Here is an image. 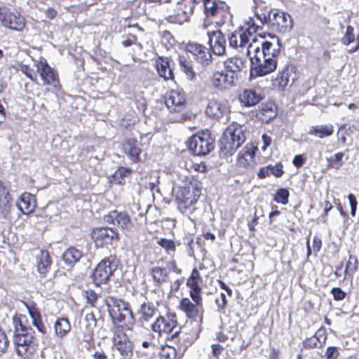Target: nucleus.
<instances>
[{"instance_id":"393cba45","label":"nucleus","mask_w":359,"mask_h":359,"mask_svg":"<svg viewBox=\"0 0 359 359\" xmlns=\"http://www.w3.org/2000/svg\"><path fill=\"white\" fill-rule=\"evenodd\" d=\"M327 334L324 327H320L313 335L302 341V351L322 348L326 344Z\"/></svg>"},{"instance_id":"2eb2a0df","label":"nucleus","mask_w":359,"mask_h":359,"mask_svg":"<svg viewBox=\"0 0 359 359\" xmlns=\"http://www.w3.org/2000/svg\"><path fill=\"white\" fill-rule=\"evenodd\" d=\"M168 269L163 266H156L149 270V275L151 277L155 286L161 287L164 284L170 283V271L177 275H181L182 269L180 268L175 260H171L168 263Z\"/></svg>"},{"instance_id":"412c9836","label":"nucleus","mask_w":359,"mask_h":359,"mask_svg":"<svg viewBox=\"0 0 359 359\" xmlns=\"http://www.w3.org/2000/svg\"><path fill=\"white\" fill-rule=\"evenodd\" d=\"M37 72L40 74L41 79L45 84L49 85L54 88H60L57 74L48 65L46 60H40L36 63Z\"/></svg>"},{"instance_id":"a19ab883","label":"nucleus","mask_w":359,"mask_h":359,"mask_svg":"<svg viewBox=\"0 0 359 359\" xmlns=\"http://www.w3.org/2000/svg\"><path fill=\"white\" fill-rule=\"evenodd\" d=\"M82 256L81 250L75 247H69L63 253L62 259L68 266L72 267L81 259Z\"/></svg>"},{"instance_id":"79ce46f5","label":"nucleus","mask_w":359,"mask_h":359,"mask_svg":"<svg viewBox=\"0 0 359 359\" xmlns=\"http://www.w3.org/2000/svg\"><path fill=\"white\" fill-rule=\"evenodd\" d=\"M132 172L133 170L130 168L119 166L111 175L110 182L117 185H124L126 183L125 178L130 175Z\"/></svg>"},{"instance_id":"f03ea898","label":"nucleus","mask_w":359,"mask_h":359,"mask_svg":"<svg viewBox=\"0 0 359 359\" xmlns=\"http://www.w3.org/2000/svg\"><path fill=\"white\" fill-rule=\"evenodd\" d=\"M108 311L116 330L133 331L136 323L135 313L128 302L108 297Z\"/></svg>"},{"instance_id":"8fccbe9b","label":"nucleus","mask_w":359,"mask_h":359,"mask_svg":"<svg viewBox=\"0 0 359 359\" xmlns=\"http://www.w3.org/2000/svg\"><path fill=\"white\" fill-rule=\"evenodd\" d=\"M179 62L182 71L186 74L187 79L191 81L194 80L196 73L193 69L191 61L183 56H180Z\"/></svg>"},{"instance_id":"b1692460","label":"nucleus","mask_w":359,"mask_h":359,"mask_svg":"<svg viewBox=\"0 0 359 359\" xmlns=\"http://www.w3.org/2000/svg\"><path fill=\"white\" fill-rule=\"evenodd\" d=\"M22 303L28 311L33 326L35 327L38 332L41 333L43 335L46 334L48 330L43 322L41 311L39 308L37 306L36 303L34 301H23Z\"/></svg>"},{"instance_id":"a211bd4d","label":"nucleus","mask_w":359,"mask_h":359,"mask_svg":"<svg viewBox=\"0 0 359 359\" xmlns=\"http://www.w3.org/2000/svg\"><path fill=\"white\" fill-rule=\"evenodd\" d=\"M104 220L108 224L117 226L122 231H131L135 226L131 217L126 211L111 210L104 216Z\"/></svg>"},{"instance_id":"338daca9","label":"nucleus","mask_w":359,"mask_h":359,"mask_svg":"<svg viewBox=\"0 0 359 359\" xmlns=\"http://www.w3.org/2000/svg\"><path fill=\"white\" fill-rule=\"evenodd\" d=\"M306 161V157L304 154H298L294 157L292 163L296 168H299L303 166Z\"/></svg>"},{"instance_id":"a878e982","label":"nucleus","mask_w":359,"mask_h":359,"mask_svg":"<svg viewBox=\"0 0 359 359\" xmlns=\"http://www.w3.org/2000/svg\"><path fill=\"white\" fill-rule=\"evenodd\" d=\"M257 149L252 145H246L239 153L236 165L244 170H251L255 165V151Z\"/></svg>"},{"instance_id":"f257e3e1","label":"nucleus","mask_w":359,"mask_h":359,"mask_svg":"<svg viewBox=\"0 0 359 359\" xmlns=\"http://www.w3.org/2000/svg\"><path fill=\"white\" fill-rule=\"evenodd\" d=\"M26 316L15 313L12 318L13 326V341L14 349L18 356L23 359H33L39 349V342L35 331L26 325Z\"/></svg>"},{"instance_id":"bb28decb","label":"nucleus","mask_w":359,"mask_h":359,"mask_svg":"<svg viewBox=\"0 0 359 359\" xmlns=\"http://www.w3.org/2000/svg\"><path fill=\"white\" fill-rule=\"evenodd\" d=\"M187 50L202 66L206 67L211 62L212 55L208 48L203 45L194 43H189Z\"/></svg>"},{"instance_id":"680f3d73","label":"nucleus","mask_w":359,"mask_h":359,"mask_svg":"<svg viewBox=\"0 0 359 359\" xmlns=\"http://www.w3.org/2000/svg\"><path fill=\"white\" fill-rule=\"evenodd\" d=\"M355 36L353 34V28L351 26H348L344 36L341 41L345 45H349L354 41Z\"/></svg>"},{"instance_id":"c85d7f7f","label":"nucleus","mask_w":359,"mask_h":359,"mask_svg":"<svg viewBox=\"0 0 359 359\" xmlns=\"http://www.w3.org/2000/svg\"><path fill=\"white\" fill-rule=\"evenodd\" d=\"M210 83L213 88L227 90L235 86V78L232 73L216 72L212 74Z\"/></svg>"},{"instance_id":"7c9ffc66","label":"nucleus","mask_w":359,"mask_h":359,"mask_svg":"<svg viewBox=\"0 0 359 359\" xmlns=\"http://www.w3.org/2000/svg\"><path fill=\"white\" fill-rule=\"evenodd\" d=\"M52 264V258L47 250H41L39 253L36 255V271L41 278L46 277L50 271Z\"/></svg>"},{"instance_id":"6ab92c4d","label":"nucleus","mask_w":359,"mask_h":359,"mask_svg":"<svg viewBox=\"0 0 359 359\" xmlns=\"http://www.w3.org/2000/svg\"><path fill=\"white\" fill-rule=\"evenodd\" d=\"M201 1L203 2L206 16L213 18L215 23L222 22L227 17V8L224 3L215 0H201Z\"/></svg>"},{"instance_id":"e433bc0d","label":"nucleus","mask_w":359,"mask_h":359,"mask_svg":"<svg viewBox=\"0 0 359 359\" xmlns=\"http://www.w3.org/2000/svg\"><path fill=\"white\" fill-rule=\"evenodd\" d=\"M294 80L295 79L292 76V74L288 70H286L279 74L273 81V87L278 90L290 88L292 86Z\"/></svg>"},{"instance_id":"1a4fd4ad","label":"nucleus","mask_w":359,"mask_h":359,"mask_svg":"<svg viewBox=\"0 0 359 359\" xmlns=\"http://www.w3.org/2000/svg\"><path fill=\"white\" fill-rule=\"evenodd\" d=\"M259 27L260 25L256 24L253 18H249L245 27H242L231 34L229 38V45L233 48L248 46L253 38L258 36L259 34L255 33Z\"/></svg>"},{"instance_id":"774afa93","label":"nucleus","mask_w":359,"mask_h":359,"mask_svg":"<svg viewBox=\"0 0 359 359\" xmlns=\"http://www.w3.org/2000/svg\"><path fill=\"white\" fill-rule=\"evenodd\" d=\"M322 240L320 237L318 236H315L313 238V250L315 254V255H317L318 252L322 248Z\"/></svg>"},{"instance_id":"052dcab7","label":"nucleus","mask_w":359,"mask_h":359,"mask_svg":"<svg viewBox=\"0 0 359 359\" xmlns=\"http://www.w3.org/2000/svg\"><path fill=\"white\" fill-rule=\"evenodd\" d=\"M330 293L332 294L334 300L335 301H342L346 297V292H344L341 288L338 287H333Z\"/></svg>"},{"instance_id":"ddd939ff","label":"nucleus","mask_w":359,"mask_h":359,"mask_svg":"<svg viewBox=\"0 0 359 359\" xmlns=\"http://www.w3.org/2000/svg\"><path fill=\"white\" fill-rule=\"evenodd\" d=\"M91 238L97 248L116 245L120 240L117 230L111 227L94 228L91 233Z\"/></svg>"},{"instance_id":"6e6d98bb","label":"nucleus","mask_w":359,"mask_h":359,"mask_svg":"<svg viewBox=\"0 0 359 359\" xmlns=\"http://www.w3.org/2000/svg\"><path fill=\"white\" fill-rule=\"evenodd\" d=\"M83 297L86 299V304H89L91 307L96 306L99 296L95 290L88 289L83 291Z\"/></svg>"},{"instance_id":"e2e57ef3","label":"nucleus","mask_w":359,"mask_h":359,"mask_svg":"<svg viewBox=\"0 0 359 359\" xmlns=\"http://www.w3.org/2000/svg\"><path fill=\"white\" fill-rule=\"evenodd\" d=\"M217 309L220 312H224V310L227 306V299L226 298L225 294L222 292L220 294V299H217L215 300Z\"/></svg>"},{"instance_id":"20e7f679","label":"nucleus","mask_w":359,"mask_h":359,"mask_svg":"<svg viewBox=\"0 0 359 359\" xmlns=\"http://www.w3.org/2000/svg\"><path fill=\"white\" fill-rule=\"evenodd\" d=\"M255 14L261 25L269 24L279 32L285 33L292 27V19L290 15L278 9L268 10L265 8L264 11L261 10L259 12V7H257Z\"/></svg>"},{"instance_id":"4468645a","label":"nucleus","mask_w":359,"mask_h":359,"mask_svg":"<svg viewBox=\"0 0 359 359\" xmlns=\"http://www.w3.org/2000/svg\"><path fill=\"white\" fill-rule=\"evenodd\" d=\"M0 22L6 28L21 32L25 27V18L15 9L0 7Z\"/></svg>"},{"instance_id":"cd10ccee","label":"nucleus","mask_w":359,"mask_h":359,"mask_svg":"<svg viewBox=\"0 0 359 359\" xmlns=\"http://www.w3.org/2000/svg\"><path fill=\"white\" fill-rule=\"evenodd\" d=\"M123 152L128 156L133 163H137L141 161L142 149L137 138H126L122 144Z\"/></svg>"},{"instance_id":"0e129e2a","label":"nucleus","mask_w":359,"mask_h":359,"mask_svg":"<svg viewBox=\"0 0 359 359\" xmlns=\"http://www.w3.org/2000/svg\"><path fill=\"white\" fill-rule=\"evenodd\" d=\"M348 199L349 201L350 206H351V215L353 217H354L356 215L358 201L356 197L353 194H349L348 195Z\"/></svg>"},{"instance_id":"69168bd1","label":"nucleus","mask_w":359,"mask_h":359,"mask_svg":"<svg viewBox=\"0 0 359 359\" xmlns=\"http://www.w3.org/2000/svg\"><path fill=\"white\" fill-rule=\"evenodd\" d=\"M211 349L213 358L219 359L224 348L219 344H213L211 345Z\"/></svg>"},{"instance_id":"603ef678","label":"nucleus","mask_w":359,"mask_h":359,"mask_svg":"<svg viewBox=\"0 0 359 359\" xmlns=\"http://www.w3.org/2000/svg\"><path fill=\"white\" fill-rule=\"evenodd\" d=\"M344 154L341 151L334 154L333 156L327 158V168L339 170L343 165V158Z\"/></svg>"},{"instance_id":"37998d69","label":"nucleus","mask_w":359,"mask_h":359,"mask_svg":"<svg viewBox=\"0 0 359 359\" xmlns=\"http://www.w3.org/2000/svg\"><path fill=\"white\" fill-rule=\"evenodd\" d=\"M233 262L239 264L240 271H245L250 273L254 269V262L252 261V256L250 255H238L236 257L233 259Z\"/></svg>"},{"instance_id":"de8ad7c7","label":"nucleus","mask_w":359,"mask_h":359,"mask_svg":"<svg viewBox=\"0 0 359 359\" xmlns=\"http://www.w3.org/2000/svg\"><path fill=\"white\" fill-rule=\"evenodd\" d=\"M334 133L332 125H319L311 128L309 134L315 135L319 138H324L330 136Z\"/></svg>"},{"instance_id":"9b49d317","label":"nucleus","mask_w":359,"mask_h":359,"mask_svg":"<svg viewBox=\"0 0 359 359\" xmlns=\"http://www.w3.org/2000/svg\"><path fill=\"white\" fill-rule=\"evenodd\" d=\"M214 148L215 140L208 130L193 135L189 142V149L196 156H205Z\"/></svg>"},{"instance_id":"0eeeda50","label":"nucleus","mask_w":359,"mask_h":359,"mask_svg":"<svg viewBox=\"0 0 359 359\" xmlns=\"http://www.w3.org/2000/svg\"><path fill=\"white\" fill-rule=\"evenodd\" d=\"M118 260L116 255H110L102 259L93 269L91 278L96 286L108 283L114 276Z\"/></svg>"},{"instance_id":"13d9d810","label":"nucleus","mask_w":359,"mask_h":359,"mask_svg":"<svg viewBox=\"0 0 359 359\" xmlns=\"http://www.w3.org/2000/svg\"><path fill=\"white\" fill-rule=\"evenodd\" d=\"M10 341L6 332L0 328V355L4 354L8 349Z\"/></svg>"},{"instance_id":"f704fd0d","label":"nucleus","mask_w":359,"mask_h":359,"mask_svg":"<svg viewBox=\"0 0 359 359\" xmlns=\"http://www.w3.org/2000/svg\"><path fill=\"white\" fill-rule=\"evenodd\" d=\"M156 68L159 76L165 80H172L174 74L171 67V60L168 57H158L156 61Z\"/></svg>"},{"instance_id":"4be33fe9","label":"nucleus","mask_w":359,"mask_h":359,"mask_svg":"<svg viewBox=\"0 0 359 359\" xmlns=\"http://www.w3.org/2000/svg\"><path fill=\"white\" fill-rule=\"evenodd\" d=\"M84 320L85 325L81 327V339L88 345L87 350L89 351L95 344L94 328L97 325V320L94 313L91 312L86 314Z\"/></svg>"},{"instance_id":"bf43d9fd","label":"nucleus","mask_w":359,"mask_h":359,"mask_svg":"<svg viewBox=\"0 0 359 359\" xmlns=\"http://www.w3.org/2000/svg\"><path fill=\"white\" fill-rule=\"evenodd\" d=\"M339 349L337 346H328L325 351V359H338L340 355Z\"/></svg>"},{"instance_id":"a18cd8bd","label":"nucleus","mask_w":359,"mask_h":359,"mask_svg":"<svg viewBox=\"0 0 359 359\" xmlns=\"http://www.w3.org/2000/svg\"><path fill=\"white\" fill-rule=\"evenodd\" d=\"M245 66L246 61L238 56L229 57L224 62V67L232 73L241 71Z\"/></svg>"},{"instance_id":"c9c22d12","label":"nucleus","mask_w":359,"mask_h":359,"mask_svg":"<svg viewBox=\"0 0 359 359\" xmlns=\"http://www.w3.org/2000/svg\"><path fill=\"white\" fill-rule=\"evenodd\" d=\"M54 334L58 339L67 337L72 330V325L68 318L58 317L53 324Z\"/></svg>"},{"instance_id":"423d86ee","label":"nucleus","mask_w":359,"mask_h":359,"mask_svg":"<svg viewBox=\"0 0 359 359\" xmlns=\"http://www.w3.org/2000/svg\"><path fill=\"white\" fill-rule=\"evenodd\" d=\"M190 298L182 297L178 305V309L184 313L188 322L203 323L205 309L202 295L189 294Z\"/></svg>"},{"instance_id":"c756f323","label":"nucleus","mask_w":359,"mask_h":359,"mask_svg":"<svg viewBox=\"0 0 359 359\" xmlns=\"http://www.w3.org/2000/svg\"><path fill=\"white\" fill-rule=\"evenodd\" d=\"M208 36L214 53L218 55H223L226 50V40L220 30H208Z\"/></svg>"},{"instance_id":"09e8293b","label":"nucleus","mask_w":359,"mask_h":359,"mask_svg":"<svg viewBox=\"0 0 359 359\" xmlns=\"http://www.w3.org/2000/svg\"><path fill=\"white\" fill-rule=\"evenodd\" d=\"M224 108V104L217 100H212L207 106L206 113L209 116L212 118H219L223 115Z\"/></svg>"},{"instance_id":"ea45409f","label":"nucleus","mask_w":359,"mask_h":359,"mask_svg":"<svg viewBox=\"0 0 359 359\" xmlns=\"http://www.w3.org/2000/svg\"><path fill=\"white\" fill-rule=\"evenodd\" d=\"M224 133L230 136L229 137H231L232 140H234L237 145H242L245 140V133L243 126L241 125L232 124L226 128Z\"/></svg>"},{"instance_id":"4d7b16f0","label":"nucleus","mask_w":359,"mask_h":359,"mask_svg":"<svg viewBox=\"0 0 359 359\" xmlns=\"http://www.w3.org/2000/svg\"><path fill=\"white\" fill-rule=\"evenodd\" d=\"M270 174L273 175L275 177H281L284 174L283 165L281 162L276 163L274 165L270 164L268 165Z\"/></svg>"},{"instance_id":"3c124183","label":"nucleus","mask_w":359,"mask_h":359,"mask_svg":"<svg viewBox=\"0 0 359 359\" xmlns=\"http://www.w3.org/2000/svg\"><path fill=\"white\" fill-rule=\"evenodd\" d=\"M13 201L12 195L6 183L0 180V207L9 206Z\"/></svg>"},{"instance_id":"864d4df0","label":"nucleus","mask_w":359,"mask_h":359,"mask_svg":"<svg viewBox=\"0 0 359 359\" xmlns=\"http://www.w3.org/2000/svg\"><path fill=\"white\" fill-rule=\"evenodd\" d=\"M157 244L163 248L168 255H175L176 252V244L173 240L161 238L158 239Z\"/></svg>"},{"instance_id":"f3484780","label":"nucleus","mask_w":359,"mask_h":359,"mask_svg":"<svg viewBox=\"0 0 359 359\" xmlns=\"http://www.w3.org/2000/svg\"><path fill=\"white\" fill-rule=\"evenodd\" d=\"M251 64V74L262 76L273 72L277 67V59H269L256 54H247Z\"/></svg>"},{"instance_id":"f8f14e48","label":"nucleus","mask_w":359,"mask_h":359,"mask_svg":"<svg viewBox=\"0 0 359 359\" xmlns=\"http://www.w3.org/2000/svg\"><path fill=\"white\" fill-rule=\"evenodd\" d=\"M200 195L201 189L194 185H191V187H180L175 198L179 210L184 213L197 203Z\"/></svg>"},{"instance_id":"49530a36","label":"nucleus","mask_w":359,"mask_h":359,"mask_svg":"<svg viewBox=\"0 0 359 359\" xmlns=\"http://www.w3.org/2000/svg\"><path fill=\"white\" fill-rule=\"evenodd\" d=\"M358 259L354 255L350 254L346 264L344 280L353 278L355 273L358 269Z\"/></svg>"},{"instance_id":"7ed1b4c3","label":"nucleus","mask_w":359,"mask_h":359,"mask_svg":"<svg viewBox=\"0 0 359 359\" xmlns=\"http://www.w3.org/2000/svg\"><path fill=\"white\" fill-rule=\"evenodd\" d=\"M202 324L187 320L182 327L168 337V341L173 342L180 351L184 353L198 339L202 331Z\"/></svg>"},{"instance_id":"c03bdc74","label":"nucleus","mask_w":359,"mask_h":359,"mask_svg":"<svg viewBox=\"0 0 359 359\" xmlns=\"http://www.w3.org/2000/svg\"><path fill=\"white\" fill-rule=\"evenodd\" d=\"M229 137L224 133L219 141V147L225 154L232 155L241 145H237L236 142Z\"/></svg>"},{"instance_id":"5701e85b","label":"nucleus","mask_w":359,"mask_h":359,"mask_svg":"<svg viewBox=\"0 0 359 359\" xmlns=\"http://www.w3.org/2000/svg\"><path fill=\"white\" fill-rule=\"evenodd\" d=\"M278 108L274 102L262 103L256 110L255 117L262 123H269L278 115Z\"/></svg>"},{"instance_id":"6e6552de","label":"nucleus","mask_w":359,"mask_h":359,"mask_svg":"<svg viewBox=\"0 0 359 359\" xmlns=\"http://www.w3.org/2000/svg\"><path fill=\"white\" fill-rule=\"evenodd\" d=\"M273 41H266L260 34L250 43L247 48V54L258 53L259 56H264L269 59H276L280 52V45L278 39L272 37Z\"/></svg>"},{"instance_id":"4c0bfd02","label":"nucleus","mask_w":359,"mask_h":359,"mask_svg":"<svg viewBox=\"0 0 359 359\" xmlns=\"http://www.w3.org/2000/svg\"><path fill=\"white\" fill-rule=\"evenodd\" d=\"M263 96L257 91H241L238 94V100L243 107H252L258 104Z\"/></svg>"},{"instance_id":"5fc2aeb1","label":"nucleus","mask_w":359,"mask_h":359,"mask_svg":"<svg viewBox=\"0 0 359 359\" xmlns=\"http://www.w3.org/2000/svg\"><path fill=\"white\" fill-rule=\"evenodd\" d=\"M290 196L289 191L285 188H280L273 196V201L277 203L282 205H287L288 203V198Z\"/></svg>"},{"instance_id":"aec40b11","label":"nucleus","mask_w":359,"mask_h":359,"mask_svg":"<svg viewBox=\"0 0 359 359\" xmlns=\"http://www.w3.org/2000/svg\"><path fill=\"white\" fill-rule=\"evenodd\" d=\"M165 106L171 112L182 111L187 104L184 91H168L163 96Z\"/></svg>"},{"instance_id":"58836bf2","label":"nucleus","mask_w":359,"mask_h":359,"mask_svg":"<svg viewBox=\"0 0 359 359\" xmlns=\"http://www.w3.org/2000/svg\"><path fill=\"white\" fill-rule=\"evenodd\" d=\"M158 355V359H182L184 353L177 348L165 344L161 346Z\"/></svg>"},{"instance_id":"72a5a7b5","label":"nucleus","mask_w":359,"mask_h":359,"mask_svg":"<svg viewBox=\"0 0 359 359\" xmlns=\"http://www.w3.org/2000/svg\"><path fill=\"white\" fill-rule=\"evenodd\" d=\"M18 209L25 215L33 212L36 207V201L34 195L25 192L21 194L17 202Z\"/></svg>"},{"instance_id":"9d476101","label":"nucleus","mask_w":359,"mask_h":359,"mask_svg":"<svg viewBox=\"0 0 359 359\" xmlns=\"http://www.w3.org/2000/svg\"><path fill=\"white\" fill-rule=\"evenodd\" d=\"M179 322L175 312L168 311L164 315H159L151 324V330L156 333L158 337L172 335L176 331ZM168 341V338H166Z\"/></svg>"},{"instance_id":"39448f33","label":"nucleus","mask_w":359,"mask_h":359,"mask_svg":"<svg viewBox=\"0 0 359 359\" xmlns=\"http://www.w3.org/2000/svg\"><path fill=\"white\" fill-rule=\"evenodd\" d=\"M201 1L171 0L170 1H166L167 4H169L168 20L170 22L180 25L188 22L190 16L193 14L195 4L201 2Z\"/></svg>"},{"instance_id":"dca6fc26","label":"nucleus","mask_w":359,"mask_h":359,"mask_svg":"<svg viewBox=\"0 0 359 359\" xmlns=\"http://www.w3.org/2000/svg\"><path fill=\"white\" fill-rule=\"evenodd\" d=\"M125 330H116L112 337L113 347L124 359H132L134 355V344Z\"/></svg>"},{"instance_id":"2f4dec72","label":"nucleus","mask_w":359,"mask_h":359,"mask_svg":"<svg viewBox=\"0 0 359 359\" xmlns=\"http://www.w3.org/2000/svg\"><path fill=\"white\" fill-rule=\"evenodd\" d=\"M158 311L157 307L152 302H143L138 309L137 314L139 316L138 323L144 326L148 323L156 314Z\"/></svg>"},{"instance_id":"473e14b6","label":"nucleus","mask_w":359,"mask_h":359,"mask_svg":"<svg viewBox=\"0 0 359 359\" xmlns=\"http://www.w3.org/2000/svg\"><path fill=\"white\" fill-rule=\"evenodd\" d=\"M203 278L197 268H194L186 283L189 294L202 295Z\"/></svg>"}]
</instances>
